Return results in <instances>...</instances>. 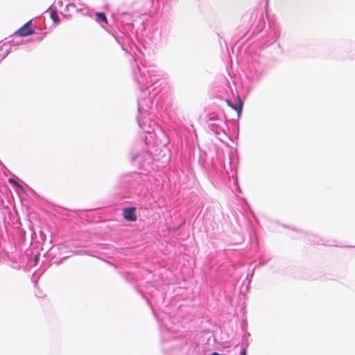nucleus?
<instances>
[{"label":"nucleus","mask_w":355,"mask_h":355,"mask_svg":"<svg viewBox=\"0 0 355 355\" xmlns=\"http://www.w3.org/2000/svg\"><path fill=\"white\" fill-rule=\"evenodd\" d=\"M51 18L52 19V20L55 22V23H59L60 22V17L58 15V12L55 11V10H52L51 12Z\"/></svg>","instance_id":"5"},{"label":"nucleus","mask_w":355,"mask_h":355,"mask_svg":"<svg viewBox=\"0 0 355 355\" xmlns=\"http://www.w3.org/2000/svg\"><path fill=\"white\" fill-rule=\"evenodd\" d=\"M96 16L98 21L107 24V17L103 12H96Z\"/></svg>","instance_id":"4"},{"label":"nucleus","mask_w":355,"mask_h":355,"mask_svg":"<svg viewBox=\"0 0 355 355\" xmlns=\"http://www.w3.org/2000/svg\"><path fill=\"white\" fill-rule=\"evenodd\" d=\"M34 33V28L32 27L31 20L26 22L22 27L17 31L15 34L20 37H26Z\"/></svg>","instance_id":"1"},{"label":"nucleus","mask_w":355,"mask_h":355,"mask_svg":"<svg viewBox=\"0 0 355 355\" xmlns=\"http://www.w3.org/2000/svg\"><path fill=\"white\" fill-rule=\"evenodd\" d=\"M246 353H247V352H246V350L244 349L241 352V355H246Z\"/></svg>","instance_id":"7"},{"label":"nucleus","mask_w":355,"mask_h":355,"mask_svg":"<svg viewBox=\"0 0 355 355\" xmlns=\"http://www.w3.org/2000/svg\"><path fill=\"white\" fill-rule=\"evenodd\" d=\"M135 207H125L123 210V216L125 220L134 222L137 220Z\"/></svg>","instance_id":"2"},{"label":"nucleus","mask_w":355,"mask_h":355,"mask_svg":"<svg viewBox=\"0 0 355 355\" xmlns=\"http://www.w3.org/2000/svg\"><path fill=\"white\" fill-rule=\"evenodd\" d=\"M9 182L14 184L17 188L20 189L21 190L23 189L22 187L17 183L14 179H9Z\"/></svg>","instance_id":"6"},{"label":"nucleus","mask_w":355,"mask_h":355,"mask_svg":"<svg viewBox=\"0 0 355 355\" xmlns=\"http://www.w3.org/2000/svg\"><path fill=\"white\" fill-rule=\"evenodd\" d=\"M237 104L233 105L231 104V102L229 99L226 100L227 103L229 106H230L233 110L237 112L238 114L240 115L242 111L243 103L239 96L236 97Z\"/></svg>","instance_id":"3"}]
</instances>
